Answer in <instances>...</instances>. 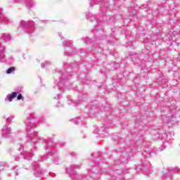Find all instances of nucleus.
Returning a JSON list of instances; mask_svg holds the SVG:
<instances>
[{
  "instance_id": "f257e3e1",
  "label": "nucleus",
  "mask_w": 180,
  "mask_h": 180,
  "mask_svg": "<svg viewBox=\"0 0 180 180\" xmlns=\"http://www.w3.org/2000/svg\"><path fill=\"white\" fill-rule=\"evenodd\" d=\"M32 115H30L27 119L25 120V124L26 125V130H27V143H32V144H36L37 143L38 136L37 132L33 131L32 129H33V124H32Z\"/></svg>"
},
{
  "instance_id": "f03ea898",
  "label": "nucleus",
  "mask_w": 180,
  "mask_h": 180,
  "mask_svg": "<svg viewBox=\"0 0 180 180\" xmlns=\"http://www.w3.org/2000/svg\"><path fill=\"white\" fill-rule=\"evenodd\" d=\"M20 23L22 27H27V29H28V34L34 32V22L33 21L26 22L22 20Z\"/></svg>"
},
{
  "instance_id": "7ed1b4c3",
  "label": "nucleus",
  "mask_w": 180,
  "mask_h": 180,
  "mask_svg": "<svg viewBox=\"0 0 180 180\" xmlns=\"http://www.w3.org/2000/svg\"><path fill=\"white\" fill-rule=\"evenodd\" d=\"M32 167L35 168V172L34 173V174L35 176H37V178H39V176H43V172L41 171V169H40L39 163L37 162H34L32 163Z\"/></svg>"
},
{
  "instance_id": "20e7f679",
  "label": "nucleus",
  "mask_w": 180,
  "mask_h": 180,
  "mask_svg": "<svg viewBox=\"0 0 180 180\" xmlns=\"http://www.w3.org/2000/svg\"><path fill=\"white\" fill-rule=\"evenodd\" d=\"M12 129H11V127L8 126L3 127V129L1 130V134L2 137L6 138L9 137L12 134Z\"/></svg>"
},
{
  "instance_id": "39448f33",
  "label": "nucleus",
  "mask_w": 180,
  "mask_h": 180,
  "mask_svg": "<svg viewBox=\"0 0 180 180\" xmlns=\"http://www.w3.org/2000/svg\"><path fill=\"white\" fill-rule=\"evenodd\" d=\"M0 22H1V23H4V25H9V23H11V20H9V18L5 17V15H4V14L2 13V8H0Z\"/></svg>"
},
{
  "instance_id": "423d86ee",
  "label": "nucleus",
  "mask_w": 180,
  "mask_h": 180,
  "mask_svg": "<svg viewBox=\"0 0 180 180\" xmlns=\"http://www.w3.org/2000/svg\"><path fill=\"white\" fill-rule=\"evenodd\" d=\"M78 168H80L79 165H72L70 167L66 168V172L67 174H69V175H72V174H74V170L78 169Z\"/></svg>"
},
{
  "instance_id": "0eeeda50",
  "label": "nucleus",
  "mask_w": 180,
  "mask_h": 180,
  "mask_svg": "<svg viewBox=\"0 0 180 180\" xmlns=\"http://www.w3.org/2000/svg\"><path fill=\"white\" fill-rule=\"evenodd\" d=\"M18 94L19 93L14 91L11 94L7 95L5 98L6 102H12V101H13V99L18 96Z\"/></svg>"
},
{
  "instance_id": "6e6552de",
  "label": "nucleus",
  "mask_w": 180,
  "mask_h": 180,
  "mask_svg": "<svg viewBox=\"0 0 180 180\" xmlns=\"http://www.w3.org/2000/svg\"><path fill=\"white\" fill-rule=\"evenodd\" d=\"M5 51V46L0 44V61L1 63H5V54L4 52Z\"/></svg>"
},
{
  "instance_id": "1a4fd4ad",
  "label": "nucleus",
  "mask_w": 180,
  "mask_h": 180,
  "mask_svg": "<svg viewBox=\"0 0 180 180\" xmlns=\"http://www.w3.org/2000/svg\"><path fill=\"white\" fill-rule=\"evenodd\" d=\"M21 155H23L25 160H32L33 152L23 151V152H21Z\"/></svg>"
},
{
  "instance_id": "9d476101",
  "label": "nucleus",
  "mask_w": 180,
  "mask_h": 180,
  "mask_svg": "<svg viewBox=\"0 0 180 180\" xmlns=\"http://www.w3.org/2000/svg\"><path fill=\"white\" fill-rule=\"evenodd\" d=\"M26 6L28 9L34 6V1L33 0H25Z\"/></svg>"
},
{
  "instance_id": "9b49d317",
  "label": "nucleus",
  "mask_w": 180,
  "mask_h": 180,
  "mask_svg": "<svg viewBox=\"0 0 180 180\" xmlns=\"http://www.w3.org/2000/svg\"><path fill=\"white\" fill-rule=\"evenodd\" d=\"M168 171V174L170 175L171 174H175V172H179L180 169L178 167H169Z\"/></svg>"
},
{
  "instance_id": "f8f14e48",
  "label": "nucleus",
  "mask_w": 180,
  "mask_h": 180,
  "mask_svg": "<svg viewBox=\"0 0 180 180\" xmlns=\"http://www.w3.org/2000/svg\"><path fill=\"white\" fill-rule=\"evenodd\" d=\"M165 141H167V143H169V144H171V143H172V135L171 134H169V135H167V134H165Z\"/></svg>"
},
{
  "instance_id": "ddd939ff",
  "label": "nucleus",
  "mask_w": 180,
  "mask_h": 180,
  "mask_svg": "<svg viewBox=\"0 0 180 180\" xmlns=\"http://www.w3.org/2000/svg\"><path fill=\"white\" fill-rule=\"evenodd\" d=\"M167 123H172V124H174V123H178V121H176V117H175V115H172L170 118H169Z\"/></svg>"
},
{
  "instance_id": "4468645a",
  "label": "nucleus",
  "mask_w": 180,
  "mask_h": 180,
  "mask_svg": "<svg viewBox=\"0 0 180 180\" xmlns=\"http://www.w3.org/2000/svg\"><path fill=\"white\" fill-rule=\"evenodd\" d=\"M2 37L5 42L9 41L11 40V34L8 33H4Z\"/></svg>"
},
{
  "instance_id": "2eb2a0df",
  "label": "nucleus",
  "mask_w": 180,
  "mask_h": 180,
  "mask_svg": "<svg viewBox=\"0 0 180 180\" xmlns=\"http://www.w3.org/2000/svg\"><path fill=\"white\" fill-rule=\"evenodd\" d=\"M13 72H15V68L11 67L6 70V74H13Z\"/></svg>"
},
{
  "instance_id": "dca6fc26",
  "label": "nucleus",
  "mask_w": 180,
  "mask_h": 180,
  "mask_svg": "<svg viewBox=\"0 0 180 180\" xmlns=\"http://www.w3.org/2000/svg\"><path fill=\"white\" fill-rule=\"evenodd\" d=\"M50 64H51V63L49 61H45L44 63L41 64V68H44L45 67H47V65H50Z\"/></svg>"
},
{
  "instance_id": "f3484780",
  "label": "nucleus",
  "mask_w": 180,
  "mask_h": 180,
  "mask_svg": "<svg viewBox=\"0 0 180 180\" xmlns=\"http://www.w3.org/2000/svg\"><path fill=\"white\" fill-rule=\"evenodd\" d=\"M71 122H73V123H75V124H79V118L76 117L75 119H72L71 120Z\"/></svg>"
},
{
  "instance_id": "a211bd4d",
  "label": "nucleus",
  "mask_w": 180,
  "mask_h": 180,
  "mask_svg": "<svg viewBox=\"0 0 180 180\" xmlns=\"http://www.w3.org/2000/svg\"><path fill=\"white\" fill-rule=\"evenodd\" d=\"M63 82H64V79H60V82L58 84V86L59 89H62L61 86H63Z\"/></svg>"
},
{
  "instance_id": "6ab92c4d",
  "label": "nucleus",
  "mask_w": 180,
  "mask_h": 180,
  "mask_svg": "<svg viewBox=\"0 0 180 180\" xmlns=\"http://www.w3.org/2000/svg\"><path fill=\"white\" fill-rule=\"evenodd\" d=\"M63 44H65V47H70L71 44L68 43L67 41H63Z\"/></svg>"
},
{
  "instance_id": "aec40b11",
  "label": "nucleus",
  "mask_w": 180,
  "mask_h": 180,
  "mask_svg": "<svg viewBox=\"0 0 180 180\" xmlns=\"http://www.w3.org/2000/svg\"><path fill=\"white\" fill-rule=\"evenodd\" d=\"M17 99H18V101H20V100L23 101L24 98L22 96V94H18Z\"/></svg>"
},
{
  "instance_id": "412c9836",
  "label": "nucleus",
  "mask_w": 180,
  "mask_h": 180,
  "mask_svg": "<svg viewBox=\"0 0 180 180\" xmlns=\"http://www.w3.org/2000/svg\"><path fill=\"white\" fill-rule=\"evenodd\" d=\"M82 40H84V43H89V39L88 38H83Z\"/></svg>"
},
{
  "instance_id": "4be33fe9",
  "label": "nucleus",
  "mask_w": 180,
  "mask_h": 180,
  "mask_svg": "<svg viewBox=\"0 0 180 180\" xmlns=\"http://www.w3.org/2000/svg\"><path fill=\"white\" fill-rule=\"evenodd\" d=\"M12 120V118L11 117H8L6 118V121L7 122H11Z\"/></svg>"
},
{
  "instance_id": "5701e85b",
  "label": "nucleus",
  "mask_w": 180,
  "mask_h": 180,
  "mask_svg": "<svg viewBox=\"0 0 180 180\" xmlns=\"http://www.w3.org/2000/svg\"><path fill=\"white\" fill-rule=\"evenodd\" d=\"M165 147H164V146H161V147L160 148V151H162V150H165Z\"/></svg>"
},
{
  "instance_id": "b1692460",
  "label": "nucleus",
  "mask_w": 180,
  "mask_h": 180,
  "mask_svg": "<svg viewBox=\"0 0 180 180\" xmlns=\"http://www.w3.org/2000/svg\"><path fill=\"white\" fill-rule=\"evenodd\" d=\"M15 161H20V158H15Z\"/></svg>"
},
{
  "instance_id": "393cba45",
  "label": "nucleus",
  "mask_w": 180,
  "mask_h": 180,
  "mask_svg": "<svg viewBox=\"0 0 180 180\" xmlns=\"http://www.w3.org/2000/svg\"><path fill=\"white\" fill-rule=\"evenodd\" d=\"M60 96H61V95L58 94V96L55 97V99H60Z\"/></svg>"
},
{
  "instance_id": "a878e982",
  "label": "nucleus",
  "mask_w": 180,
  "mask_h": 180,
  "mask_svg": "<svg viewBox=\"0 0 180 180\" xmlns=\"http://www.w3.org/2000/svg\"><path fill=\"white\" fill-rule=\"evenodd\" d=\"M44 160H47V156H44L43 158H42V161H44Z\"/></svg>"
},
{
  "instance_id": "bb28decb",
  "label": "nucleus",
  "mask_w": 180,
  "mask_h": 180,
  "mask_svg": "<svg viewBox=\"0 0 180 180\" xmlns=\"http://www.w3.org/2000/svg\"><path fill=\"white\" fill-rule=\"evenodd\" d=\"M65 56H71V53H65Z\"/></svg>"
},
{
  "instance_id": "cd10ccee",
  "label": "nucleus",
  "mask_w": 180,
  "mask_h": 180,
  "mask_svg": "<svg viewBox=\"0 0 180 180\" xmlns=\"http://www.w3.org/2000/svg\"><path fill=\"white\" fill-rule=\"evenodd\" d=\"M23 150V147H22V146L20 145V148H19V151H22Z\"/></svg>"
},
{
  "instance_id": "c85d7f7f",
  "label": "nucleus",
  "mask_w": 180,
  "mask_h": 180,
  "mask_svg": "<svg viewBox=\"0 0 180 180\" xmlns=\"http://www.w3.org/2000/svg\"><path fill=\"white\" fill-rule=\"evenodd\" d=\"M98 26H101V22H98Z\"/></svg>"
},
{
  "instance_id": "c756f323",
  "label": "nucleus",
  "mask_w": 180,
  "mask_h": 180,
  "mask_svg": "<svg viewBox=\"0 0 180 180\" xmlns=\"http://www.w3.org/2000/svg\"><path fill=\"white\" fill-rule=\"evenodd\" d=\"M67 98H68V100H70V96H67Z\"/></svg>"
},
{
  "instance_id": "7c9ffc66",
  "label": "nucleus",
  "mask_w": 180,
  "mask_h": 180,
  "mask_svg": "<svg viewBox=\"0 0 180 180\" xmlns=\"http://www.w3.org/2000/svg\"><path fill=\"white\" fill-rule=\"evenodd\" d=\"M90 6H92V3L90 2Z\"/></svg>"
},
{
  "instance_id": "2f4dec72",
  "label": "nucleus",
  "mask_w": 180,
  "mask_h": 180,
  "mask_svg": "<svg viewBox=\"0 0 180 180\" xmlns=\"http://www.w3.org/2000/svg\"><path fill=\"white\" fill-rule=\"evenodd\" d=\"M15 175H18V172H15Z\"/></svg>"
},
{
  "instance_id": "473e14b6",
  "label": "nucleus",
  "mask_w": 180,
  "mask_h": 180,
  "mask_svg": "<svg viewBox=\"0 0 180 180\" xmlns=\"http://www.w3.org/2000/svg\"><path fill=\"white\" fill-rule=\"evenodd\" d=\"M94 1V2H96V0H93Z\"/></svg>"
},
{
  "instance_id": "72a5a7b5",
  "label": "nucleus",
  "mask_w": 180,
  "mask_h": 180,
  "mask_svg": "<svg viewBox=\"0 0 180 180\" xmlns=\"http://www.w3.org/2000/svg\"><path fill=\"white\" fill-rule=\"evenodd\" d=\"M66 75H63V77H65Z\"/></svg>"
},
{
  "instance_id": "f704fd0d",
  "label": "nucleus",
  "mask_w": 180,
  "mask_h": 180,
  "mask_svg": "<svg viewBox=\"0 0 180 180\" xmlns=\"http://www.w3.org/2000/svg\"><path fill=\"white\" fill-rule=\"evenodd\" d=\"M105 5H108V3H105Z\"/></svg>"
},
{
  "instance_id": "c9c22d12",
  "label": "nucleus",
  "mask_w": 180,
  "mask_h": 180,
  "mask_svg": "<svg viewBox=\"0 0 180 180\" xmlns=\"http://www.w3.org/2000/svg\"><path fill=\"white\" fill-rule=\"evenodd\" d=\"M38 123H41V122L40 121H39Z\"/></svg>"
},
{
  "instance_id": "e433bc0d",
  "label": "nucleus",
  "mask_w": 180,
  "mask_h": 180,
  "mask_svg": "<svg viewBox=\"0 0 180 180\" xmlns=\"http://www.w3.org/2000/svg\"><path fill=\"white\" fill-rule=\"evenodd\" d=\"M17 2H20V1H17Z\"/></svg>"
},
{
  "instance_id": "4c0bfd02",
  "label": "nucleus",
  "mask_w": 180,
  "mask_h": 180,
  "mask_svg": "<svg viewBox=\"0 0 180 180\" xmlns=\"http://www.w3.org/2000/svg\"><path fill=\"white\" fill-rule=\"evenodd\" d=\"M87 18H89V15H88Z\"/></svg>"
}]
</instances>
